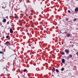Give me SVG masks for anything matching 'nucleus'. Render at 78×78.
<instances>
[{
  "label": "nucleus",
  "mask_w": 78,
  "mask_h": 78,
  "mask_svg": "<svg viewBox=\"0 0 78 78\" xmlns=\"http://www.w3.org/2000/svg\"><path fill=\"white\" fill-rule=\"evenodd\" d=\"M6 3H3L2 4V8H6Z\"/></svg>",
  "instance_id": "1"
},
{
  "label": "nucleus",
  "mask_w": 78,
  "mask_h": 78,
  "mask_svg": "<svg viewBox=\"0 0 78 78\" xmlns=\"http://www.w3.org/2000/svg\"><path fill=\"white\" fill-rule=\"evenodd\" d=\"M65 51L66 53V55H69V52H70V51H69V50L65 49Z\"/></svg>",
  "instance_id": "2"
},
{
  "label": "nucleus",
  "mask_w": 78,
  "mask_h": 78,
  "mask_svg": "<svg viewBox=\"0 0 78 78\" xmlns=\"http://www.w3.org/2000/svg\"><path fill=\"white\" fill-rule=\"evenodd\" d=\"M62 63L64 64L65 63V59H62Z\"/></svg>",
  "instance_id": "3"
},
{
  "label": "nucleus",
  "mask_w": 78,
  "mask_h": 78,
  "mask_svg": "<svg viewBox=\"0 0 78 78\" xmlns=\"http://www.w3.org/2000/svg\"><path fill=\"white\" fill-rule=\"evenodd\" d=\"M6 22V19H4L3 20H2V22L3 23H5Z\"/></svg>",
  "instance_id": "4"
},
{
  "label": "nucleus",
  "mask_w": 78,
  "mask_h": 78,
  "mask_svg": "<svg viewBox=\"0 0 78 78\" xmlns=\"http://www.w3.org/2000/svg\"><path fill=\"white\" fill-rule=\"evenodd\" d=\"M10 33H13V31H12V29H10Z\"/></svg>",
  "instance_id": "5"
},
{
  "label": "nucleus",
  "mask_w": 78,
  "mask_h": 78,
  "mask_svg": "<svg viewBox=\"0 0 78 78\" xmlns=\"http://www.w3.org/2000/svg\"><path fill=\"white\" fill-rule=\"evenodd\" d=\"M75 12H78V8H76L75 9Z\"/></svg>",
  "instance_id": "6"
},
{
  "label": "nucleus",
  "mask_w": 78,
  "mask_h": 78,
  "mask_svg": "<svg viewBox=\"0 0 78 78\" xmlns=\"http://www.w3.org/2000/svg\"><path fill=\"white\" fill-rule=\"evenodd\" d=\"M66 36L68 37H70V34H67Z\"/></svg>",
  "instance_id": "7"
},
{
  "label": "nucleus",
  "mask_w": 78,
  "mask_h": 78,
  "mask_svg": "<svg viewBox=\"0 0 78 78\" xmlns=\"http://www.w3.org/2000/svg\"><path fill=\"white\" fill-rule=\"evenodd\" d=\"M56 71L57 73H58V72H59V70L57 69H56Z\"/></svg>",
  "instance_id": "8"
},
{
  "label": "nucleus",
  "mask_w": 78,
  "mask_h": 78,
  "mask_svg": "<svg viewBox=\"0 0 78 78\" xmlns=\"http://www.w3.org/2000/svg\"><path fill=\"white\" fill-rule=\"evenodd\" d=\"M9 43V41H7L5 43V45H7V44H8V43Z\"/></svg>",
  "instance_id": "9"
},
{
  "label": "nucleus",
  "mask_w": 78,
  "mask_h": 78,
  "mask_svg": "<svg viewBox=\"0 0 78 78\" xmlns=\"http://www.w3.org/2000/svg\"><path fill=\"white\" fill-rule=\"evenodd\" d=\"M64 70V68H62L61 69V71H63Z\"/></svg>",
  "instance_id": "10"
},
{
  "label": "nucleus",
  "mask_w": 78,
  "mask_h": 78,
  "mask_svg": "<svg viewBox=\"0 0 78 78\" xmlns=\"http://www.w3.org/2000/svg\"><path fill=\"white\" fill-rule=\"evenodd\" d=\"M76 19H74L73 20V22H75L76 21Z\"/></svg>",
  "instance_id": "11"
},
{
  "label": "nucleus",
  "mask_w": 78,
  "mask_h": 78,
  "mask_svg": "<svg viewBox=\"0 0 78 78\" xmlns=\"http://www.w3.org/2000/svg\"><path fill=\"white\" fill-rule=\"evenodd\" d=\"M69 57L70 58H72V55H69Z\"/></svg>",
  "instance_id": "12"
},
{
  "label": "nucleus",
  "mask_w": 78,
  "mask_h": 78,
  "mask_svg": "<svg viewBox=\"0 0 78 78\" xmlns=\"http://www.w3.org/2000/svg\"><path fill=\"white\" fill-rule=\"evenodd\" d=\"M27 69H24L23 70V72H26V71H27Z\"/></svg>",
  "instance_id": "13"
},
{
  "label": "nucleus",
  "mask_w": 78,
  "mask_h": 78,
  "mask_svg": "<svg viewBox=\"0 0 78 78\" xmlns=\"http://www.w3.org/2000/svg\"><path fill=\"white\" fill-rule=\"evenodd\" d=\"M14 18H15V19H17L19 18V17L17 16H14Z\"/></svg>",
  "instance_id": "14"
},
{
  "label": "nucleus",
  "mask_w": 78,
  "mask_h": 78,
  "mask_svg": "<svg viewBox=\"0 0 78 78\" xmlns=\"http://www.w3.org/2000/svg\"><path fill=\"white\" fill-rule=\"evenodd\" d=\"M67 33V31H65L64 33H63L64 34H66Z\"/></svg>",
  "instance_id": "15"
},
{
  "label": "nucleus",
  "mask_w": 78,
  "mask_h": 78,
  "mask_svg": "<svg viewBox=\"0 0 78 78\" xmlns=\"http://www.w3.org/2000/svg\"><path fill=\"white\" fill-rule=\"evenodd\" d=\"M64 54H65V53H64V52H62V55H64Z\"/></svg>",
  "instance_id": "16"
},
{
  "label": "nucleus",
  "mask_w": 78,
  "mask_h": 78,
  "mask_svg": "<svg viewBox=\"0 0 78 78\" xmlns=\"http://www.w3.org/2000/svg\"><path fill=\"white\" fill-rule=\"evenodd\" d=\"M8 37H9V36H6V38H7V39H8Z\"/></svg>",
  "instance_id": "17"
},
{
  "label": "nucleus",
  "mask_w": 78,
  "mask_h": 78,
  "mask_svg": "<svg viewBox=\"0 0 78 78\" xmlns=\"http://www.w3.org/2000/svg\"><path fill=\"white\" fill-rule=\"evenodd\" d=\"M53 70H54V71H55V68L54 67H53Z\"/></svg>",
  "instance_id": "18"
},
{
  "label": "nucleus",
  "mask_w": 78,
  "mask_h": 78,
  "mask_svg": "<svg viewBox=\"0 0 78 78\" xmlns=\"http://www.w3.org/2000/svg\"><path fill=\"white\" fill-rule=\"evenodd\" d=\"M40 30H43V28L42 27H41V29H40Z\"/></svg>",
  "instance_id": "19"
},
{
  "label": "nucleus",
  "mask_w": 78,
  "mask_h": 78,
  "mask_svg": "<svg viewBox=\"0 0 78 78\" xmlns=\"http://www.w3.org/2000/svg\"><path fill=\"white\" fill-rule=\"evenodd\" d=\"M0 53H1V54H2L3 53V52H2V51H0Z\"/></svg>",
  "instance_id": "20"
},
{
  "label": "nucleus",
  "mask_w": 78,
  "mask_h": 78,
  "mask_svg": "<svg viewBox=\"0 0 78 78\" xmlns=\"http://www.w3.org/2000/svg\"><path fill=\"white\" fill-rule=\"evenodd\" d=\"M9 24V21L7 22V24Z\"/></svg>",
  "instance_id": "21"
},
{
  "label": "nucleus",
  "mask_w": 78,
  "mask_h": 78,
  "mask_svg": "<svg viewBox=\"0 0 78 78\" xmlns=\"http://www.w3.org/2000/svg\"><path fill=\"white\" fill-rule=\"evenodd\" d=\"M68 12H70V11L69 10H68Z\"/></svg>",
  "instance_id": "22"
},
{
  "label": "nucleus",
  "mask_w": 78,
  "mask_h": 78,
  "mask_svg": "<svg viewBox=\"0 0 78 78\" xmlns=\"http://www.w3.org/2000/svg\"><path fill=\"white\" fill-rule=\"evenodd\" d=\"M69 20V19L66 18V20Z\"/></svg>",
  "instance_id": "23"
},
{
  "label": "nucleus",
  "mask_w": 78,
  "mask_h": 78,
  "mask_svg": "<svg viewBox=\"0 0 78 78\" xmlns=\"http://www.w3.org/2000/svg\"><path fill=\"white\" fill-rule=\"evenodd\" d=\"M6 68H8V66H6Z\"/></svg>",
  "instance_id": "24"
},
{
  "label": "nucleus",
  "mask_w": 78,
  "mask_h": 78,
  "mask_svg": "<svg viewBox=\"0 0 78 78\" xmlns=\"http://www.w3.org/2000/svg\"><path fill=\"white\" fill-rule=\"evenodd\" d=\"M6 19H8V16H7L6 17Z\"/></svg>",
  "instance_id": "25"
},
{
  "label": "nucleus",
  "mask_w": 78,
  "mask_h": 78,
  "mask_svg": "<svg viewBox=\"0 0 78 78\" xmlns=\"http://www.w3.org/2000/svg\"><path fill=\"white\" fill-rule=\"evenodd\" d=\"M76 54L77 55H78V51L76 53Z\"/></svg>",
  "instance_id": "26"
},
{
  "label": "nucleus",
  "mask_w": 78,
  "mask_h": 78,
  "mask_svg": "<svg viewBox=\"0 0 78 78\" xmlns=\"http://www.w3.org/2000/svg\"><path fill=\"white\" fill-rule=\"evenodd\" d=\"M25 8H27V6L26 5H25Z\"/></svg>",
  "instance_id": "27"
},
{
  "label": "nucleus",
  "mask_w": 78,
  "mask_h": 78,
  "mask_svg": "<svg viewBox=\"0 0 78 78\" xmlns=\"http://www.w3.org/2000/svg\"><path fill=\"white\" fill-rule=\"evenodd\" d=\"M70 43H72V41H70Z\"/></svg>",
  "instance_id": "28"
},
{
  "label": "nucleus",
  "mask_w": 78,
  "mask_h": 78,
  "mask_svg": "<svg viewBox=\"0 0 78 78\" xmlns=\"http://www.w3.org/2000/svg\"><path fill=\"white\" fill-rule=\"evenodd\" d=\"M28 2H26V3H28Z\"/></svg>",
  "instance_id": "29"
},
{
  "label": "nucleus",
  "mask_w": 78,
  "mask_h": 78,
  "mask_svg": "<svg viewBox=\"0 0 78 78\" xmlns=\"http://www.w3.org/2000/svg\"><path fill=\"white\" fill-rule=\"evenodd\" d=\"M76 1H78V0H76Z\"/></svg>",
  "instance_id": "30"
}]
</instances>
